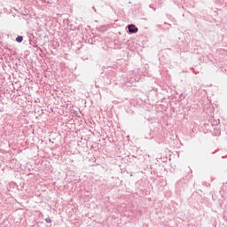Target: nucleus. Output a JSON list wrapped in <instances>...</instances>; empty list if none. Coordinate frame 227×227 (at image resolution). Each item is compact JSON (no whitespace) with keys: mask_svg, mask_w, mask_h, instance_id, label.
<instances>
[{"mask_svg":"<svg viewBox=\"0 0 227 227\" xmlns=\"http://www.w3.org/2000/svg\"><path fill=\"white\" fill-rule=\"evenodd\" d=\"M128 29L129 33H137L139 28H137L135 25H129Z\"/></svg>","mask_w":227,"mask_h":227,"instance_id":"f257e3e1","label":"nucleus"},{"mask_svg":"<svg viewBox=\"0 0 227 227\" xmlns=\"http://www.w3.org/2000/svg\"><path fill=\"white\" fill-rule=\"evenodd\" d=\"M45 222L51 223H52V220H51V218H46Z\"/></svg>","mask_w":227,"mask_h":227,"instance_id":"7ed1b4c3","label":"nucleus"},{"mask_svg":"<svg viewBox=\"0 0 227 227\" xmlns=\"http://www.w3.org/2000/svg\"><path fill=\"white\" fill-rule=\"evenodd\" d=\"M23 40H24V37H22L21 35H19V36L16 38V42H18V43H22Z\"/></svg>","mask_w":227,"mask_h":227,"instance_id":"f03ea898","label":"nucleus"}]
</instances>
